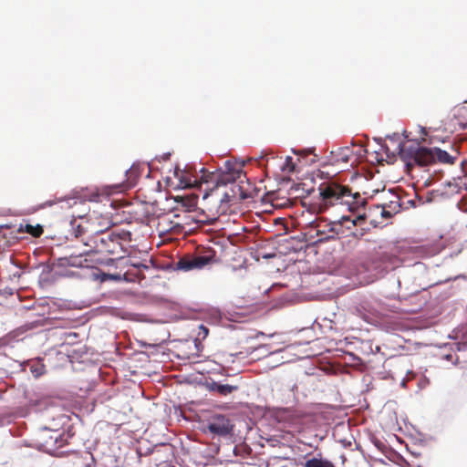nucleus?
I'll return each mask as SVG.
<instances>
[{
	"instance_id": "15",
	"label": "nucleus",
	"mask_w": 467,
	"mask_h": 467,
	"mask_svg": "<svg viewBox=\"0 0 467 467\" xmlns=\"http://www.w3.org/2000/svg\"><path fill=\"white\" fill-rule=\"evenodd\" d=\"M18 230L19 232L26 233L33 237H39L44 232L43 227L40 224L32 225L30 223H21Z\"/></svg>"
},
{
	"instance_id": "3",
	"label": "nucleus",
	"mask_w": 467,
	"mask_h": 467,
	"mask_svg": "<svg viewBox=\"0 0 467 467\" xmlns=\"http://www.w3.org/2000/svg\"><path fill=\"white\" fill-rule=\"evenodd\" d=\"M99 241V244H97L99 254L119 255L121 252H124V245L131 241V233L125 230L119 232L101 230V239Z\"/></svg>"
},
{
	"instance_id": "21",
	"label": "nucleus",
	"mask_w": 467,
	"mask_h": 467,
	"mask_svg": "<svg viewBox=\"0 0 467 467\" xmlns=\"http://www.w3.org/2000/svg\"><path fill=\"white\" fill-rule=\"evenodd\" d=\"M89 232L87 231L83 226L81 225H78L75 229H74V234H75V237L79 239L81 241V239L83 237H86L88 235Z\"/></svg>"
},
{
	"instance_id": "7",
	"label": "nucleus",
	"mask_w": 467,
	"mask_h": 467,
	"mask_svg": "<svg viewBox=\"0 0 467 467\" xmlns=\"http://www.w3.org/2000/svg\"><path fill=\"white\" fill-rule=\"evenodd\" d=\"M231 420L224 415H213L207 422L206 430L217 436H226L233 431Z\"/></svg>"
},
{
	"instance_id": "12",
	"label": "nucleus",
	"mask_w": 467,
	"mask_h": 467,
	"mask_svg": "<svg viewBox=\"0 0 467 467\" xmlns=\"http://www.w3.org/2000/svg\"><path fill=\"white\" fill-rule=\"evenodd\" d=\"M175 200L177 202H181L182 206L184 207L188 212L194 210L198 203V196L195 194L181 197L178 196Z\"/></svg>"
},
{
	"instance_id": "20",
	"label": "nucleus",
	"mask_w": 467,
	"mask_h": 467,
	"mask_svg": "<svg viewBox=\"0 0 467 467\" xmlns=\"http://www.w3.org/2000/svg\"><path fill=\"white\" fill-rule=\"evenodd\" d=\"M30 371L34 375V377L38 378L45 374L46 368L45 365L40 361H34L30 365Z\"/></svg>"
},
{
	"instance_id": "4",
	"label": "nucleus",
	"mask_w": 467,
	"mask_h": 467,
	"mask_svg": "<svg viewBox=\"0 0 467 467\" xmlns=\"http://www.w3.org/2000/svg\"><path fill=\"white\" fill-rule=\"evenodd\" d=\"M213 263H215V252L208 250L202 254H187L181 257L175 268L184 272L202 270Z\"/></svg>"
},
{
	"instance_id": "11",
	"label": "nucleus",
	"mask_w": 467,
	"mask_h": 467,
	"mask_svg": "<svg viewBox=\"0 0 467 467\" xmlns=\"http://www.w3.org/2000/svg\"><path fill=\"white\" fill-rule=\"evenodd\" d=\"M99 239H101V230H99L95 233H88L86 237H83L81 242L88 248L83 251V254L87 255L90 253H99L97 244H99Z\"/></svg>"
},
{
	"instance_id": "19",
	"label": "nucleus",
	"mask_w": 467,
	"mask_h": 467,
	"mask_svg": "<svg viewBox=\"0 0 467 467\" xmlns=\"http://www.w3.org/2000/svg\"><path fill=\"white\" fill-rule=\"evenodd\" d=\"M166 223V226L163 227V230L164 231H167V232H171L173 234H181L183 230V226L181 224V223H173L171 221H170L169 223H166L165 219L162 220L161 223H160V224H164Z\"/></svg>"
},
{
	"instance_id": "5",
	"label": "nucleus",
	"mask_w": 467,
	"mask_h": 467,
	"mask_svg": "<svg viewBox=\"0 0 467 467\" xmlns=\"http://www.w3.org/2000/svg\"><path fill=\"white\" fill-rule=\"evenodd\" d=\"M225 171L220 173H210L208 175L203 174L202 180L204 182H215L216 186L226 185L228 183L234 182L240 179L243 175L242 168L243 163H233L229 161L225 162Z\"/></svg>"
},
{
	"instance_id": "16",
	"label": "nucleus",
	"mask_w": 467,
	"mask_h": 467,
	"mask_svg": "<svg viewBox=\"0 0 467 467\" xmlns=\"http://www.w3.org/2000/svg\"><path fill=\"white\" fill-rule=\"evenodd\" d=\"M111 188L118 190L119 189V186L106 187L102 192H99V191H97L96 192H92L89 196V201L98 202H102L103 200H107L108 202H109L108 197L112 192Z\"/></svg>"
},
{
	"instance_id": "10",
	"label": "nucleus",
	"mask_w": 467,
	"mask_h": 467,
	"mask_svg": "<svg viewBox=\"0 0 467 467\" xmlns=\"http://www.w3.org/2000/svg\"><path fill=\"white\" fill-rule=\"evenodd\" d=\"M206 389L213 393H215L220 396H228L232 394L233 392L239 389V386L237 385H231V384H224L219 381H211L206 383Z\"/></svg>"
},
{
	"instance_id": "22",
	"label": "nucleus",
	"mask_w": 467,
	"mask_h": 467,
	"mask_svg": "<svg viewBox=\"0 0 467 467\" xmlns=\"http://www.w3.org/2000/svg\"><path fill=\"white\" fill-rule=\"evenodd\" d=\"M209 334V329L203 326L200 325L198 327L197 339H205Z\"/></svg>"
},
{
	"instance_id": "17",
	"label": "nucleus",
	"mask_w": 467,
	"mask_h": 467,
	"mask_svg": "<svg viewBox=\"0 0 467 467\" xmlns=\"http://www.w3.org/2000/svg\"><path fill=\"white\" fill-rule=\"evenodd\" d=\"M304 467H336L334 463L329 462L328 460L322 459V458H311L307 460Z\"/></svg>"
},
{
	"instance_id": "18",
	"label": "nucleus",
	"mask_w": 467,
	"mask_h": 467,
	"mask_svg": "<svg viewBox=\"0 0 467 467\" xmlns=\"http://www.w3.org/2000/svg\"><path fill=\"white\" fill-rule=\"evenodd\" d=\"M140 175V172L139 167L135 165L131 166V168L126 171L127 187L134 186Z\"/></svg>"
},
{
	"instance_id": "6",
	"label": "nucleus",
	"mask_w": 467,
	"mask_h": 467,
	"mask_svg": "<svg viewBox=\"0 0 467 467\" xmlns=\"http://www.w3.org/2000/svg\"><path fill=\"white\" fill-rule=\"evenodd\" d=\"M344 221H350L348 215L342 214L340 219L336 222L327 223L326 220H319L315 222V228L317 234L321 236V239H332L338 235Z\"/></svg>"
},
{
	"instance_id": "2",
	"label": "nucleus",
	"mask_w": 467,
	"mask_h": 467,
	"mask_svg": "<svg viewBox=\"0 0 467 467\" xmlns=\"http://www.w3.org/2000/svg\"><path fill=\"white\" fill-rule=\"evenodd\" d=\"M397 150L408 171L415 166L423 168L436 162L453 164L458 157V153L452 156L440 148H426L413 141L400 142Z\"/></svg>"
},
{
	"instance_id": "1",
	"label": "nucleus",
	"mask_w": 467,
	"mask_h": 467,
	"mask_svg": "<svg viewBox=\"0 0 467 467\" xmlns=\"http://www.w3.org/2000/svg\"><path fill=\"white\" fill-rule=\"evenodd\" d=\"M318 202L313 204L317 213H322L335 208L338 213H358L367 201L359 192H352L351 188L334 182L322 183L319 188Z\"/></svg>"
},
{
	"instance_id": "24",
	"label": "nucleus",
	"mask_w": 467,
	"mask_h": 467,
	"mask_svg": "<svg viewBox=\"0 0 467 467\" xmlns=\"http://www.w3.org/2000/svg\"><path fill=\"white\" fill-rule=\"evenodd\" d=\"M342 160H343L345 162H347V161H348V156H344V157H342Z\"/></svg>"
},
{
	"instance_id": "23",
	"label": "nucleus",
	"mask_w": 467,
	"mask_h": 467,
	"mask_svg": "<svg viewBox=\"0 0 467 467\" xmlns=\"http://www.w3.org/2000/svg\"><path fill=\"white\" fill-rule=\"evenodd\" d=\"M391 217H392V213L390 212L387 211V209L385 208V213H382V215H381L382 221L384 222V220L389 219Z\"/></svg>"
},
{
	"instance_id": "14",
	"label": "nucleus",
	"mask_w": 467,
	"mask_h": 467,
	"mask_svg": "<svg viewBox=\"0 0 467 467\" xmlns=\"http://www.w3.org/2000/svg\"><path fill=\"white\" fill-rule=\"evenodd\" d=\"M84 254H83V252L78 255L71 254L68 257L64 258V260L66 261V264L70 266L88 267V259L83 258Z\"/></svg>"
},
{
	"instance_id": "13",
	"label": "nucleus",
	"mask_w": 467,
	"mask_h": 467,
	"mask_svg": "<svg viewBox=\"0 0 467 467\" xmlns=\"http://www.w3.org/2000/svg\"><path fill=\"white\" fill-rule=\"evenodd\" d=\"M175 177L178 179L179 181V183H178V187H181V188H191V187H194L197 185V181L196 180H192V177L188 174H186L184 171H175Z\"/></svg>"
},
{
	"instance_id": "8",
	"label": "nucleus",
	"mask_w": 467,
	"mask_h": 467,
	"mask_svg": "<svg viewBox=\"0 0 467 467\" xmlns=\"http://www.w3.org/2000/svg\"><path fill=\"white\" fill-rule=\"evenodd\" d=\"M382 213H385V205L377 204L369 207L366 213L358 214L352 220L350 219V221L353 225H358L360 224L362 221L368 220L370 225L377 227L378 225L383 223L381 218Z\"/></svg>"
},
{
	"instance_id": "25",
	"label": "nucleus",
	"mask_w": 467,
	"mask_h": 467,
	"mask_svg": "<svg viewBox=\"0 0 467 467\" xmlns=\"http://www.w3.org/2000/svg\"><path fill=\"white\" fill-rule=\"evenodd\" d=\"M466 180H467V173H466Z\"/></svg>"
},
{
	"instance_id": "9",
	"label": "nucleus",
	"mask_w": 467,
	"mask_h": 467,
	"mask_svg": "<svg viewBox=\"0 0 467 467\" xmlns=\"http://www.w3.org/2000/svg\"><path fill=\"white\" fill-rule=\"evenodd\" d=\"M40 444L43 450L54 455L64 443V439L57 431H46L40 434Z\"/></svg>"
}]
</instances>
